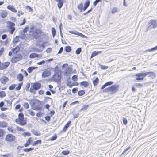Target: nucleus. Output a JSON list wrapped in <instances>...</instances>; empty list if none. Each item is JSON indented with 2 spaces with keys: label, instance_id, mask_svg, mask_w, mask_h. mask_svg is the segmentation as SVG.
I'll return each mask as SVG.
<instances>
[{
  "label": "nucleus",
  "instance_id": "0e129e2a",
  "mask_svg": "<svg viewBox=\"0 0 157 157\" xmlns=\"http://www.w3.org/2000/svg\"><path fill=\"white\" fill-rule=\"evenodd\" d=\"M28 29H29V27L28 26H27L24 28V29H23V30L22 32L25 33L28 31Z\"/></svg>",
  "mask_w": 157,
  "mask_h": 157
},
{
  "label": "nucleus",
  "instance_id": "c9c22d12",
  "mask_svg": "<svg viewBox=\"0 0 157 157\" xmlns=\"http://www.w3.org/2000/svg\"><path fill=\"white\" fill-rule=\"evenodd\" d=\"M34 148H25L23 149V150L26 152H28L30 151H31L34 150Z\"/></svg>",
  "mask_w": 157,
  "mask_h": 157
},
{
  "label": "nucleus",
  "instance_id": "aec40b11",
  "mask_svg": "<svg viewBox=\"0 0 157 157\" xmlns=\"http://www.w3.org/2000/svg\"><path fill=\"white\" fill-rule=\"evenodd\" d=\"M7 8L9 10H11L13 12L16 13L17 10L13 6L11 5H8L7 6Z\"/></svg>",
  "mask_w": 157,
  "mask_h": 157
},
{
  "label": "nucleus",
  "instance_id": "bb28decb",
  "mask_svg": "<svg viewBox=\"0 0 157 157\" xmlns=\"http://www.w3.org/2000/svg\"><path fill=\"white\" fill-rule=\"evenodd\" d=\"M29 57L31 58H34L35 57L38 58L39 57V55L36 53H32L30 55Z\"/></svg>",
  "mask_w": 157,
  "mask_h": 157
},
{
  "label": "nucleus",
  "instance_id": "6ab92c4d",
  "mask_svg": "<svg viewBox=\"0 0 157 157\" xmlns=\"http://www.w3.org/2000/svg\"><path fill=\"white\" fill-rule=\"evenodd\" d=\"M0 15L2 18H5L7 15V13L6 12L2 10L0 12Z\"/></svg>",
  "mask_w": 157,
  "mask_h": 157
},
{
  "label": "nucleus",
  "instance_id": "13d9d810",
  "mask_svg": "<svg viewBox=\"0 0 157 157\" xmlns=\"http://www.w3.org/2000/svg\"><path fill=\"white\" fill-rule=\"evenodd\" d=\"M31 139L32 138L31 137H29L26 141V142L29 145L31 144V142L32 141Z\"/></svg>",
  "mask_w": 157,
  "mask_h": 157
},
{
  "label": "nucleus",
  "instance_id": "393cba45",
  "mask_svg": "<svg viewBox=\"0 0 157 157\" xmlns=\"http://www.w3.org/2000/svg\"><path fill=\"white\" fill-rule=\"evenodd\" d=\"M80 85L82 86H84L85 87H87L89 86V83L87 81H83L80 82Z\"/></svg>",
  "mask_w": 157,
  "mask_h": 157
},
{
  "label": "nucleus",
  "instance_id": "4468645a",
  "mask_svg": "<svg viewBox=\"0 0 157 157\" xmlns=\"http://www.w3.org/2000/svg\"><path fill=\"white\" fill-rule=\"evenodd\" d=\"M0 81L2 83L5 84L9 81V79L8 77L4 76L0 78Z\"/></svg>",
  "mask_w": 157,
  "mask_h": 157
},
{
  "label": "nucleus",
  "instance_id": "c03bdc74",
  "mask_svg": "<svg viewBox=\"0 0 157 157\" xmlns=\"http://www.w3.org/2000/svg\"><path fill=\"white\" fill-rule=\"evenodd\" d=\"M6 96V93L4 91H0V97L1 98L5 97Z\"/></svg>",
  "mask_w": 157,
  "mask_h": 157
},
{
  "label": "nucleus",
  "instance_id": "3c124183",
  "mask_svg": "<svg viewBox=\"0 0 157 157\" xmlns=\"http://www.w3.org/2000/svg\"><path fill=\"white\" fill-rule=\"evenodd\" d=\"M77 76L76 75H74L72 77V80L74 81H76L77 80Z\"/></svg>",
  "mask_w": 157,
  "mask_h": 157
},
{
  "label": "nucleus",
  "instance_id": "58836bf2",
  "mask_svg": "<svg viewBox=\"0 0 157 157\" xmlns=\"http://www.w3.org/2000/svg\"><path fill=\"white\" fill-rule=\"evenodd\" d=\"M90 3V1L89 0H86L84 4V6L88 7L89 6Z\"/></svg>",
  "mask_w": 157,
  "mask_h": 157
},
{
  "label": "nucleus",
  "instance_id": "a18cd8bd",
  "mask_svg": "<svg viewBox=\"0 0 157 157\" xmlns=\"http://www.w3.org/2000/svg\"><path fill=\"white\" fill-rule=\"evenodd\" d=\"M16 85L15 84H12L9 86V89L10 90H13L15 87Z\"/></svg>",
  "mask_w": 157,
  "mask_h": 157
},
{
  "label": "nucleus",
  "instance_id": "412c9836",
  "mask_svg": "<svg viewBox=\"0 0 157 157\" xmlns=\"http://www.w3.org/2000/svg\"><path fill=\"white\" fill-rule=\"evenodd\" d=\"M72 71V68L70 67H67L65 70V74L66 75L70 74Z\"/></svg>",
  "mask_w": 157,
  "mask_h": 157
},
{
  "label": "nucleus",
  "instance_id": "473e14b6",
  "mask_svg": "<svg viewBox=\"0 0 157 157\" xmlns=\"http://www.w3.org/2000/svg\"><path fill=\"white\" fill-rule=\"evenodd\" d=\"M89 106L88 105H85L82 106V107L81 109L79 110V111H85L86 110L88 107Z\"/></svg>",
  "mask_w": 157,
  "mask_h": 157
},
{
  "label": "nucleus",
  "instance_id": "f03ea898",
  "mask_svg": "<svg viewBox=\"0 0 157 157\" xmlns=\"http://www.w3.org/2000/svg\"><path fill=\"white\" fill-rule=\"evenodd\" d=\"M151 73L152 76H155V73L152 72H147L144 73H137L135 75L136 76V79L137 80H143L144 78L145 77L149 74Z\"/></svg>",
  "mask_w": 157,
  "mask_h": 157
},
{
  "label": "nucleus",
  "instance_id": "09e8293b",
  "mask_svg": "<svg viewBox=\"0 0 157 157\" xmlns=\"http://www.w3.org/2000/svg\"><path fill=\"white\" fill-rule=\"evenodd\" d=\"M22 85L23 82L20 83H19L18 84V86L16 88V90H19L21 89Z\"/></svg>",
  "mask_w": 157,
  "mask_h": 157
},
{
  "label": "nucleus",
  "instance_id": "f257e3e1",
  "mask_svg": "<svg viewBox=\"0 0 157 157\" xmlns=\"http://www.w3.org/2000/svg\"><path fill=\"white\" fill-rule=\"evenodd\" d=\"M54 74L52 77V80L56 82H60L61 78V71L58 69L57 66H56L54 68Z\"/></svg>",
  "mask_w": 157,
  "mask_h": 157
},
{
  "label": "nucleus",
  "instance_id": "e2e57ef3",
  "mask_svg": "<svg viewBox=\"0 0 157 157\" xmlns=\"http://www.w3.org/2000/svg\"><path fill=\"white\" fill-rule=\"evenodd\" d=\"M24 136L25 137L26 136H31V134L29 132H25L23 133Z\"/></svg>",
  "mask_w": 157,
  "mask_h": 157
},
{
  "label": "nucleus",
  "instance_id": "39448f33",
  "mask_svg": "<svg viewBox=\"0 0 157 157\" xmlns=\"http://www.w3.org/2000/svg\"><path fill=\"white\" fill-rule=\"evenodd\" d=\"M119 85H114L110 87H109V92L111 94L116 93L118 90Z\"/></svg>",
  "mask_w": 157,
  "mask_h": 157
},
{
  "label": "nucleus",
  "instance_id": "9d476101",
  "mask_svg": "<svg viewBox=\"0 0 157 157\" xmlns=\"http://www.w3.org/2000/svg\"><path fill=\"white\" fill-rule=\"evenodd\" d=\"M10 64L9 62H6L3 63H1L0 65V70H4L7 68Z\"/></svg>",
  "mask_w": 157,
  "mask_h": 157
},
{
  "label": "nucleus",
  "instance_id": "4d7b16f0",
  "mask_svg": "<svg viewBox=\"0 0 157 157\" xmlns=\"http://www.w3.org/2000/svg\"><path fill=\"white\" fill-rule=\"evenodd\" d=\"M4 135V130L2 129H0V137H2Z\"/></svg>",
  "mask_w": 157,
  "mask_h": 157
},
{
  "label": "nucleus",
  "instance_id": "69168bd1",
  "mask_svg": "<svg viewBox=\"0 0 157 157\" xmlns=\"http://www.w3.org/2000/svg\"><path fill=\"white\" fill-rule=\"evenodd\" d=\"M78 91L77 88H74L72 89V92L73 93H75Z\"/></svg>",
  "mask_w": 157,
  "mask_h": 157
},
{
  "label": "nucleus",
  "instance_id": "9b49d317",
  "mask_svg": "<svg viewBox=\"0 0 157 157\" xmlns=\"http://www.w3.org/2000/svg\"><path fill=\"white\" fill-rule=\"evenodd\" d=\"M51 75V72L48 70H45L42 73V76L43 78L47 77Z\"/></svg>",
  "mask_w": 157,
  "mask_h": 157
},
{
  "label": "nucleus",
  "instance_id": "c85d7f7f",
  "mask_svg": "<svg viewBox=\"0 0 157 157\" xmlns=\"http://www.w3.org/2000/svg\"><path fill=\"white\" fill-rule=\"evenodd\" d=\"M71 83L70 82H69L67 84V85L70 87L71 88L73 86H78L79 84V83L77 82H76L74 83H73L72 84H71Z\"/></svg>",
  "mask_w": 157,
  "mask_h": 157
},
{
  "label": "nucleus",
  "instance_id": "ea45409f",
  "mask_svg": "<svg viewBox=\"0 0 157 157\" xmlns=\"http://www.w3.org/2000/svg\"><path fill=\"white\" fill-rule=\"evenodd\" d=\"M76 35H78L80 36H81L82 38H87V37L86 36L84 35L82 33L77 32V33L76 34Z\"/></svg>",
  "mask_w": 157,
  "mask_h": 157
},
{
  "label": "nucleus",
  "instance_id": "de8ad7c7",
  "mask_svg": "<svg viewBox=\"0 0 157 157\" xmlns=\"http://www.w3.org/2000/svg\"><path fill=\"white\" fill-rule=\"evenodd\" d=\"M30 86V84L29 83H27L25 86V90L27 91H29V89Z\"/></svg>",
  "mask_w": 157,
  "mask_h": 157
},
{
  "label": "nucleus",
  "instance_id": "a211bd4d",
  "mask_svg": "<svg viewBox=\"0 0 157 157\" xmlns=\"http://www.w3.org/2000/svg\"><path fill=\"white\" fill-rule=\"evenodd\" d=\"M18 118H17L15 119V121H21L22 119H24V115L23 113H20L18 114Z\"/></svg>",
  "mask_w": 157,
  "mask_h": 157
},
{
  "label": "nucleus",
  "instance_id": "680f3d73",
  "mask_svg": "<svg viewBox=\"0 0 157 157\" xmlns=\"http://www.w3.org/2000/svg\"><path fill=\"white\" fill-rule=\"evenodd\" d=\"M46 42H43L42 44L40 45V46L42 47L43 49H44L45 48V45L46 43Z\"/></svg>",
  "mask_w": 157,
  "mask_h": 157
},
{
  "label": "nucleus",
  "instance_id": "8fccbe9b",
  "mask_svg": "<svg viewBox=\"0 0 157 157\" xmlns=\"http://www.w3.org/2000/svg\"><path fill=\"white\" fill-rule=\"evenodd\" d=\"M157 50V46H155L154 47H153L152 48H151V49H149L147 50H146V51H148V52H151L152 51H153L155 50Z\"/></svg>",
  "mask_w": 157,
  "mask_h": 157
},
{
  "label": "nucleus",
  "instance_id": "dca6fc26",
  "mask_svg": "<svg viewBox=\"0 0 157 157\" xmlns=\"http://www.w3.org/2000/svg\"><path fill=\"white\" fill-rule=\"evenodd\" d=\"M20 49V47L18 46H17L15 48H13L11 50L13 53L17 54V52H19Z\"/></svg>",
  "mask_w": 157,
  "mask_h": 157
},
{
  "label": "nucleus",
  "instance_id": "a19ab883",
  "mask_svg": "<svg viewBox=\"0 0 157 157\" xmlns=\"http://www.w3.org/2000/svg\"><path fill=\"white\" fill-rule=\"evenodd\" d=\"M0 117L2 119H5L6 118L7 116L3 113H2L1 114H0Z\"/></svg>",
  "mask_w": 157,
  "mask_h": 157
},
{
  "label": "nucleus",
  "instance_id": "1a4fd4ad",
  "mask_svg": "<svg viewBox=\"0 0 157 157\" xmlns=\"http://www.w3.org/2000/svg\"><path fill=\"white\" fill-rule=\"evenodd\" d=\"M41 86V83L36 82L33 83V85H31V87H32L34 90H37L40 89Z\"/></svg>",
  "mask_w": 157,
  "mask_h": 157
},
{
  "label": "nucleus",
  "instance_id": "f704fd0d",
  "mask_svg": "<svg viewBox=\"0 0 157 157\" xmlns=\"http://www.w3.org/2000/svg\"><path fill=\"white\" fill-rule=\"evenodd\" d=\"M85 92L84 90H81L78 91V94L79 96H82L85 94Z\"/></svg>",
  "mask_w": 157,
  "mask_h": 157
},
{
  "label": "nucleus",
  "instance_id": "6e6d98bb",
  "mask_svg": "<svg viewBox=\"0 0 157 157\" xmlns=\"http://www.w3.org/2000/svg\"><path fill=\"white\" fill-rule=\"evenodd\" d=\"M113 83V82L112 81L108 82L105 83L106 86H110Z\"/></svg>",
  "mask_w": 157,
  "mask_h": 157
},
{
  "label": "nucleus",
  "instance_id": "72a5a7b5",
  "mask_svg": "<svg viewBox=\"0 0 157 157\" xmlns=\"http://www.w3.org/2000/svg\"><path fill=\"white\" fill-rule=\"evenodd\" d=\"M65 50L67 52H70L71 51V47L69 46H67L65 47Z\"/></svg>",
  "mask_w": 157,
  "mask_h": 157
},
{
  "label": "nucleus",
  "instance_id": "f3484780",
  "mask_svg": "<svg viewBox=\"0 0 157 157\" xmlns=\"http://www.w3.org/2000/svg\"><path fill=\"white\" fill-rule=\"evenodd\" d=\"M8 123L4 121H0V127L4 128L7 127Z\"/></svg>",
  "mask_w": 157,
  "mask_h": 157
},
{
  "label": "nucleus",
  "instance_id": "ddd939ff",
  "mask_svg": "<svg viewBox=\"0 0 157 157\" xmlns=\"http://www.w3.org/2000/svg\"><path fill=\"white\" fill-rule=\"evenodd\" d=\"M15 122L21 126H23L26 124L27 122L26 120L22 119L21 121H16Z\"/></svg>",
  "mask_w": 157,
  "mask_h": 157
},
{
  "label": "nucleus",
  "instance_id": "cd10ccee",
  "mask_svg": "<svg viewBox=\"0 0 157 157\" xmlns=\"http://www.w3.org/2000/svg\"><path fill=\"white\" fill-rule=\"evenodd\" d=\"M99 82V79L98 77L96 78L93 81V83L94 86H97Z\"/></svg>",
  "mask_w": 157,
  "mask_h": 157
},
{
  "label": "nucleus",
  "instance_id": "f8f14e48",
  "mask_svg": "<svg viewBox=\"0 0 157 157\" xmlns=\"http://www.w3.org/2000/svg\"><path fill=\"white\" fill-rule=\"evenodd\" d=\"M156 21L155 20H150L148 22V26L147 28V30H148L152 28V26L153 25V24L156 22Z\"/></svg>",
  "mask_w": 157,
  "mask_h": 157
},
{
  "label": "nucleus",
  "instance_id": "b1692460",
  "mask_svg": "<svg viewBox=\"0 0 157 157\" xmlns=\"http://www.w3.org/2000/svg\"><path fill=\"white\" fill-rule=\"evenodd\" d=\"M58 3H57V6L59 9H61L63 4L64 2L63 0H59L57 1Z\"/></svg>",
  "mask_w": 157,
  "mask_h": 157
},
{
  "label": "nucleus",
  "instance_id": "e433bc0d",
  "mask_svg": "<svg viewBox=\"0 0 157 157\" xmlns=\"http://www.w3.org/2000/svg\"><path fill=\"white\" fill-rule=\"evenodd\" d=\"M99 65L101 69L105 70L107 69L108 67L107 66L105 65H103L100 64H99Z\"/></svg>",
  "mask_w": 157,
  "mask_h": 157
},
{
  "label": "nucleus",
  "instance_id": "bf43d9fd",
  "mask_svg": "<svg viewBox=\"0 0 157 157\" xmlns=\"http://www.w3.org/2000/svg\"><path fill=\"white\" fill-rule=\"evenodd\" d=\"M45 63V61L44 60H43L42 61L40 62H38L37 63V64L39 65H43V64H44Z\"/></svg>",
  "mask_w": 157,
  "mask_h": 157
},
{
  "label": "nucleus",
  "instance_id": "6e6552de",
  "mask_svg": "<svg viewBox=\"0 0 157 157\" xmlns=\"http://www.w3.org/2000/svg\"><path fill=\"white\" fill-rule=\"evenodd\" d=\"M15 137L11 134H8L5 138V140L8 142H13L15 140Z\"/></svg>",
  "mask_w": 157,
  "mask_h": 157
},
{
  "label": "nucleus",
  "instance_id": "5701e85b",
  "mask_svg": "<svg viewBox=\"0 0 157 157\" xmlns=\"http://www.w3.org/2000/svg\"><path fill=\"white\" fill-rule=\"evenodd\" d=\"M23 75L21 73L18 74L17 76V79L19 81H22L23 79Z\"/></svg>",
  "mask_w": 157,
  "mask_h": 157
},
{
  "label": "nucleus",
  "instance_id": "774afa93",
  "mask_svg": "<svg viewBox=\"0 0 157 157\" xmlns=\"http://www.w3.org/2000/svg\"><path fill=\"white\" fill-rule=\"evenodd\" d=\"M26 8L27 10H28L29 12H31L32 11V8L29 6H26Z\"/></svg>",
  "mask_w": 157,
  "mask_h": 157
},
{
  "label": "nucleus",
  "instance_id": "37998d69",
  "mask_svg": "<svg viewBox=\"0 0 157 157\" xmlns=\"http://www.w3.org/2000/svg\"><path fill=\"white\" fill-rule=\"evenodd\" d=\"M82 51L81 48L80 47L78 48L76 50L75 53L76 54L79 55Z\"/></svg>",
  "mask_w": 157,
  "mask_h": 157
},
{
  "label": "nucleus",
  "instance_id": "7c9ffc66",
  "mask_svg": "<svg viewBox=\"0 0 157 157\" xmlns=\"http://www.w3.org/2000/svg\"><path fill=\"white\" fill-rule=\"evenodd\" d=\"M83 7V5L82 3H80L77 6V8L78 9L80 10V12H82V9Z\"/></svg>",
  "mask_w": 157,
  "mask_h": 157
},
{
  "label": "nucleus",
  "instance_id": "49530a36",
  "mask_svg": "<svg viewBox=\"0 0 157 157\" xmlns=\"http://www.w3.org/2000/svg\"><path fill=\"white\" fill-rule=\"evenodd\" d=\"M102 0H95L93 3V6H95L97 5V3L100 2H101Z\"/></svg>",
  "mask_w": 157,
  "mask_h": 157
},
{
  "label": "nucleus",
  "instance_id": "a878e982",
  "mask_svg": "<svg viewBox=\"0 0 157 157\" xmlns=\"http://www.w3.org/2000/svg\"><path fill=\"white\" fill-rule=\"evenodd\" d=\"M37 68V67L34 66L30 67L28 68L27 71L29 73H30L32 72L33 70H35Z\"/></svg>",
  "mask_w": 157,
  "mask_h": 157
},
{
  "label": "nucleus",
  "instance_id": "338daca9",
  "mask_svg": "<svg viewBox=\"0 0 157 157\" xmlns=\"http://www.w3.org/2000/svg\"><path fill=\"white\" fill-rule=\"evenodd\" d=\"M51 117L49 116H46L45 117V119L48 121H49L50 120Z\"/></svg>",
  "mask_w": 157,
  "mask_h": 157
},
{
  "label": "nucleus",
  "instance_id": "c756f323",
  "mask_svg": "<svg viewBox=\"0 0 157 157\" xmlns=\"http://www.w3.org/2000/svg\"><path fill=\"white\" fill-rule=\"evenodd\" d=\"M41 140H38L35 141H34L32 144V146H34L37 145L38 144H41Z\"/></svg>",
  "mask_w": 157,
  "mask_h": 157
},
{
  "label": "nucleus",
  "instance_id": "20e7f679",
  "mask_svg": "<svg viewBox=\"0 0 157 157\" xmlns=\"http://www.w3.org/2000/svg\"><path fill=\"white\" fill-rule=\"evenodd\" d=\"M34 29V27L31 28L30 31H31L32 33V36L35 39H37L40 36L42 32L39 29H36L35 31H33V30Z\"/></svg>",
  "mask_w": 157,
  "mask_h": 157
},
{
  "label": "nucleus",
  "instance_id": "603ef678",
  "mask_svg": "<svg viewBox=\"0 0 157 157\" xmlns=\"http://www.w3.org/2000/svg\"><path fill=\"white\" fill-rule=\"evenodd\" d=\"M135 86L136 87L140 88H142L143 86V85L142 84L138 83H136Z\"/></svg>",
  "mask_w": 157,
  "mask_h": 157
},
{
  "label": "nucleus",
  "instance_id": "423d86ee",
  "mask_svg": "<svg viewBox=\"0 0 157 157\" xmlns=\"http://www.w3.org/2000/svg\"><path fill=\"white\" fill-rule=\"evenodd\" d=\"M22 58V56L21 54H18L16 56H13L11 59V62L12 63H15L21 60Z\"/></svg>",
  "mask_w": 157,
  "mask_h": 157
},
{
  "label": "nucleus",
  "instance_id": "0eeeda50",
  "mask_svg": "<svg viewBox=\"0 0 157 157\" xmlns=\"http://www.w3.org/2000/svg\"><path fill=\"white\" fill-rule=\"evenodd\" d=\"M15 24L14 23L11 21L9 22V24L7 26L8 29V31L10 32L11 34H13L15 30V28L14 27Z\"/></svg>",
  "mask_w": 157,
  "mask_h": 157
},
{
  "label": "nucleus",
  "instance_id": "5fc2aeb1",
  "mask_svg": "<svg viewBox=\"0 0 157 157\" xmlns=\"http://www.w3.org/2000/svg\"><path fill=\"white\" fill-rule=\"evenodd\" d=\"M23 106L25 108L28 109L29 108V105L28 103L25 102Z\"/></svg>",
  "mask_w": 157,
  "mask_h": 157
},
{
  "label": "nucleus",
  "instance_id": "864d4df0",
  "mask_svg": "<svg viewBox=\"0 0 157 157\" xmlns=\"http://www.w3.org/2000/svg\"><path fill=\"white\" fill-rule=\"evenodd\" d=\"M70 153L69 151H63L62 152V153L64 155H67L68 154Z\"/></svg>",
  "mask_w": 157,
  "mask_h": 157
},
{
  "label": "nucleus",
  "instance_id": "4c0bfd02",
  "mask_svg": "<svg viewBox=\"0 0 157 157\" xmlns=\"http://www.w3.org/2000/svg\"><path fill=\"white\" fill-rule=\"evenodd\" d=\"M32 133L35 135L39 136L40 135L39 132H37V131L33 129L31 130Z\"/></svg>",
  "mask_w": 157,
  "mask_h": 157
},
{
  "label": "nucleus",
  "instance_id": "052dcab7",
  "mask_svg": "<svg viewBox=\"0 0 157 157\" xmlns=\"http://www.w3.org/2000/svg\"><path fill=\"white\" fill-rule=\"evenodd\" d=\"M127 120L126 118H123V122L124 124L126 125L127 123Z\"/></svg>",
  "mask_w": 157,
  "mask_h": 157
},
{
  "label": "nucleus",
  "instance_id": "4be33fe9",
  "mask_svg": "<svg viewBox=\"0 0 157 157\" xmlns=\"http://www.w3.org/2000/svg\"><path fill=\"white\" fill-rule=\"evenodd\" d=\"M101 51H94L92 53L91 56V58L94 57L96 55L101 53Z\"/></svg>",
  "mask_w": 157,
  "mask_h": 157
},
{
  "label": "nucleus",
  "instance_id": "7ed1b4c3",
  "mask_svg": "<svg viewBox=\"0 0 157 157\" xmlns=\"http://www.w3.org/2000/svg\"><path fill=\"white\" fill-rule=\"evenodd\" d=\"M31 104L32 105L33 109L36 110H41L42 108L40 105H41L40 101L35 99L33 100Z\"/></svg>",
  "mask_w": 157,
  "mask_h": 157
},
{
  "label": "nucleus",
  "instance_id": "2eb2a0df",
  "mask_svg": "<svg viewBox=\"0 0 157 157\" xmlns=\"http://www.w3.org/2000/svg\"><path fill=\"white\" fill-rule=\"evenodd\" d=\"M71 124V121H69L68 122L66 123V124L64 126L63 128V131H61V132H62L63 131L66 132L69 126Z\"/></svg>",
  "mask_w": 157,
  "mask_h": 157
},
{
  "label": "nucleus",
  "instance_id": "2f4dec72",
  "mask_svg": "<svg viewBox=\"0 0 157 157\" xmlns=\"http://www.w3.org/2000/svg\"><path fill=\"white\" fill-rule=\"evenodd\" d=\"M20 38L22 39H24L26 37L25 33L22 32V31L21 32V34L20 35Z\"/></svg>",
  "mask_w": 157,
  "mask_h": 157
},
{
  "label": "nucleus",
  "instance_id": "79ce46f5",
  "mask_svg": "<svg viewBox=\"0 0 157 157\" xmlns=\"http://www.w3.org/2000/svg\"><path fill=\"white\" fill-rule=\"evenodd\" d=\"M57 138V135L56 134H54L52 137L50 138V140L51 141H54L56 140Z\"/></svg>",
  "mask_w": 157,
  "mask_h": 157
}]
</instances>
